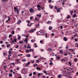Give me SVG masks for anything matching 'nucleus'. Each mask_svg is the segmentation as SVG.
<instances>
[{
  "instance_id": "f257e3e1",
  "label": "nucleus",
  "mask_w": 78,
  "mask_h": 78,
  "mask_svg": "<svg viewBox=\"0 0 78 78\" xmlns=\"http://www.w3.org/2000/svg\"><path fill=\"white\" fill-rule=\"evenodd\" d=\"M44 33V30H41L40 31L36 33V34L38 36L39 35H42Z\"/></svg>"
},
{
  "instance_id": "f03ea898",
  "label": "nucleus",
  "mask_w": 78,
  "mask_h": 78,
  "mask_svg": "<svg viewBox=\"0 0 78 78\" xmlns=\"http://www.w3.org/2000/svg\"><path fill=\"white\" fill-rule=\"evenodd\" d=\"M14 9H15V12L16 13V14H18L19 12V9H17V7H14Z\"/></svg>"
},
{
  "instance_id": "7ed1b4c3",
  "label": "nucleus",
  "mask_w": 78,
  "mask_h": 78,
  "mask_svg": "<svg viewBox=\"0 0 78 78\" xmlns=\"http://www.w3.org/2000/svg\"><path fill=\"white\" fill-rule=\"evenodd\" d=\"M36 30V29H31V30H30L29 31V33H34V31H35Z\"/></svg>"
},
{
  "instance_id": "20e7f679",
  "label": "nucleus",
  "mask_w": 78,
  "mask_h": 78,
  "mask_svg": "<svg viewBox=\"0 0 78 78\" xmlns=\"http://www.w3.org/2000/svg\"><path fill=\"white\" fill-rule=\"evenodd\" d=\"M26 70L24 68H23L21 70V73L24 74Z\"/></svg>"
},
{
  "instance_id": "39448f33",
  "label": "nucleus",
  "mask_w": 78,
  "mask_h": 78,
  "mask_svg": "<svg viewBox=\"0 0 78 78\" xmlns=\"http://www.w3.org/2000/svg\"><path fill=\"white\" fill-rule=\"evenodd\" d=\"M29 11L31 13V12H34V10L33 8H31L29 9Z\"/></svg>"
},
{
  "instance_id": "423d86ee",
  "label": "nucleus",
  "mask_w": 78,
  "mask_h": 78,
  "mask_svg": "<svg viewBox=\"0 0 78 78\" xmlns=\"http://www.w3.org/2000/svg\"><path fill=\"white\" fill-rule=\"evenodd\" d=\"M31 25H33V23H31V24H30V23H28L27 24V26L29 27H31Z\"/></svg>"
},
{
  "instance_id": "0eeeda50",
  "label": "nucleus",
  "mask_w": 78,
  "mask_h": 78,
  "mask_svg": "<svg viewBox=\"0 0 78 78\" xmlns=\"http://www.w3.org/2000/svg\"><path fill=\"white\" fill-rule=\"evenodd\" d=\"M30 63L31 62H28L27 63L26 65V66L27 67H28L29 64H30Z\"/></svg>"
},
{
  "instance_id": "6e6552de",
  "label": "nucleus",
  "mask_w": 78,
  "mask_h": 78,
  "mask_svg": "<svg viewBox=\"0 0 78 78\" xmlns=\"http://www.w3.org/2000/svg\"><path fill=\"white\" fill-rule=\"evenodd\" d=\"M41 60H46V58H44V57H41L39 58Z\"/></svg>"
},
{
  "instance_id": "1a4fd4ad",
  "label": "nucleus",
  "mask_w": 78,
  "mask_h": 78,
  "mask_svg": "<svg viewBox=\"0 0 78 78\" xmlns=\"http://www.w3.org/2000/svg\"><path fill=\"white\" fill-rule=\"evenodd\" d=\"M21 22H22V21L21 20H19L18 21L17 23V24H20V23H21Z\"/></svg>"
},
{
  "instance_id": "9d476101",
  "label": "nucleus",
  "mask_w": 78,
  "mask_h": 78,
  "mask_svg": "<svg viewBox=\"0 0 78 78\" xmlns=\"http://www.w3.org/2000/svg\"><path fill=\"white\" fill-rule=\"evenodd\" d=\"M48 51H50V52H51V51H52L53 50H52V49H51V48H48Z\"/></svg>"
},
{
  "instance_id": "9b49d317",
  "label": "nucleus",
  "mask_w": 78,
  "mask_h": 78,
  "mask_svg": "<svg viewBox=\"0 0 78 78\" xmlns=\"http://www.w3.org/2000/svg\"><path fill=\"white\" fill-rule=\"evenodd\" d=\"M58 78H62V75L59 74L58 76Z\"/></svg>"
},
{
  "instance_id": "f8f14e48",
  "label": "nucleus",
  "mask_w": 78,
  "mask_h": 78,
  "mask_svg": "<svg viewBox=\"0 0 78 78\" xmlns=\"http://www.w3.org/2000/svg\"><path fill=\"white\" fill-rule=\"evenodd\" d=\"M57 22L58 23H60V22H61V20H60L58 19L57 20Z\"/></svg>"
},
{
  "instance_id": "ddd939ff",
  "label": "nucleus",
  "mask_w": 78,
  "mask_h": 78,
  "mask_svg": "<svg viewBox=\"0 0 78 78\" xmlns=\"http://www.w3.org/2000/svg\"><path fill=\"white\" fill-rule=\"evenodd\" d=\"M17 64H20V62L19 61V59H17Z\"/></svg>"
},
{
  "instance_id": "4468645a",
  "label": "nucleus",
  "mask_w": 78,
  "mask_h": 78,
  "mask_svg": "<svg viewBox=\"0 0 78 78\" xmlns=\"http://www.w3.org/2000/svg\"><path fill=\"white\" fill-rule=\"evenodd\" d=\"M60 8H57V12H59V11H60Z\"/></svg>"
},
{
  "instance_id": "2eb2a0df",
  "label": "nucleus",
  "mask_w": 78,
  "mask_h": 78,
  "mask_svg": "<svg viewBox=\"0 0 78 78\" xmlns=\"http://www.w3.org/2000/svg\"><path fill=\"white\" fill-rule=\"evenodd\" d=\"M36 69L37 70H39V71H40V70H41V68L40 67H37L36 68Z\"/></svg>"
},
{
  "instance_id": "dca6fc26",
  "label": "nucleus",
  "mask_w": 78,
  "mask_h": 78,
  "mask_svg": "<svg viewBox=\"0 0 78 78\" xmlns=\"http://www.w3.org/2000/svg\"><path fill=\"white\" fill-rule=\"evenodd\" d=\"M40 43L41 44H44V43L42 41H40Z\"/></svg>"
},
{
  "instance_id": "f3484780",
  "label": "nucleus",
  "mask_w": 78,
  "mask_h": 78,
  "mask_svg": "<svg viewBox=\"0 0 78 78\" xmlns=\"http://www.w3.org/2000/svg\"><path fill=\"white\" fill-rule=\"evenodd\" d=\"M77 17V16L76 15V14L75 13L74 15H73V17Z\"/></svg>"
},
{
  "instance_id": "a211bd4d",
  "label": "nucleus",
  "mask_w": 78,
  "mask_h": 78,
  "mask_svg": "<svg viewBox=\"0 0 78 78\" xmlns=\"http://www.w3.org/2000/svg\"><path fill=\"white\" fill-rule=\"evenodd\" d=\"M8 20H7L6 21V22H8V21H9V20H10V18H9V17H8Z\"/></svg>"
},
{
  "instance_id": "6ab92c4d",
  "label": "nucleus",
  "mask_w": 78,
  "mask_h": 78,
  "mask_svg": "<svg viewBox=\"0 0 78 78\" xmlns=\"http://www.w3.org/2000/svg\"><path fill=\"white\" fill-rule=\"evenodd\" d=\"M62 51H63V50H62L60 51L59 52L60 53H61V54H62V53H63Z\"/></svg>"
},
{
  "instance_id": "aec40b11",
  "label": "nucleus",
  "mask_w": 78,
  "mask_h": 78,
  "mask_svg": "<svg viewBox=\"0 0 78 78\" xmlns=\"http://www.w3.org/2000/svg\"><path fill=\"white\" fill-rule=\"evenodd\" d=\"M64 39L65 40V41H67V39L66 38V37H64Z\"/></svg>"
},
{
  "instance_id": "412c9836",
  "label": "nucleus",
  "mask_w": 78,
  "mask_h": 78,
  "mask_svg": "<svg viewBox=\"0 0 78 78\" xmlns=\"http://www.w3.org/2000/svg\"><path fill=\"white\" fill-rule=\"evenodd\" d=\"M9 54L10 55H11V54H12V52H11V51H9Z\"/></svg>"
},
{
  "instance_id": "4be33fe9",
  "label": "nucleus",
  "mask_w": 78,
  "mask_h": 78,
  "mask_svg": "<svg viewBox=\"0 0 78 78\" xmlns=\"http://www.w3.org/2000/svg\"><path fill=\"white\" fill-rule=\"evenodd\" d=\"M26 52H27V53H28L29 52V51L28 49H27L26 51H25Z\"/></svg>"
},
{
  "instance_id": "5701e85b",
  "label": "nucleus",
  "mask_w": 78,
  "mask_h": 78,
  "mask_svg": "<svg viewBox=\"0 0 78 78\" xmlns=\"http://www.w3.org/2000/svg\"><path fill=\"white\" fill-rule=\"evenodd\" d=\"M49 6L51 8V9L52 8H53V5H49Z\"/></svg>"
},
{
  "instance_id": "b1692460",
  "label": "nucleus",
  "mask_w": 78,
  "mask_h": 78,
  "mask_svg": "<svg viewBox=\"0 0 78 78\" xmlns=\"http://www.w3.org/2000/svg\"><path fill=\"white\" fill-rule=\"evenodd\" d=\"M7 55V53H4L3 54V55L4 56H5L6 55Z\"/></svg>"
},
{
  "instance_id": "393cba45",
  "label": "nucleus",
  "mask_w": 78,
  "mask_h": 78,
  "mask_svg": "<svg viewBox=\"0 0 78 78\" xmlns=\"http://www.w3.org/2000/svg\"><path fill=\"white\" fill-rule=\"evenodd\" d=\"M2 2H8V0H2Z\"/></svg>"
},
{
  "instance_id": "a878e982",
  "label": "nucleus",
  "mask_w": 78,
  "mask_h": 78,
  "mask_svg": "<svg viewBox=\"0 0 78 78\" xmlns=\"http://www.w3.org/2000/svg\"><path fill=\"white\" fill-rule=\"evenodd\" d=\"M37 75H43V73H39L37 74Z\"/></svg>"
},
{
  "instance_id": "bb28decb",
  "label": "nucleus",
  "mask_w": 78,
  "mask_h": 78,
  "mask_svg": "<svg viewBox=\"0 0 78 78\" xmlns=\"http://www.w3.org/2000/svg\"><path fill=\"white\" fill-rule=\"evenodd\" d=\"M52 27H49V30H51V29H52Z\"/></svg>"
},
{
  "instance_id": "cd10ccee",
  "label": "nucleus",
  "mask_w": 78,
  "mask_h": 78,
  "mask_svg": "<svg viewBox=\"0 0 78 78\" xmlns=\"http://www.w3.org/2000/svg\"><path fill=\"white\" fill-rule=\"evenodd\" d=\"M9 76H12V74H9Z\"/></svg>"
},
{
  "instance_id": "c85d7f7f",
  "label": "nucleus",
  "mask_w": 78,
  "mask_h": 78,
  "mask_svg": "<svg viewBox=\"0 0 78 78\" xmlns=\"http://www.w3.org/2000/svg\"><path fill=\"white\" fill-rule=\"evenodd\" d=\"M30 56H31V55H30V54L27 55V56H28V57L29 58H30Z\"/></svg>"
},
{
  "instance_id": "c756f323",
  "label": "nucleus",
  "mask_w": 78,
  "mask_h": 78,
  "mask_svg": "<svg viewBox=\"0 0 78 78\" xmlns=\"http://www.w3.org/2000/svg\"><path fill=\"white\" fill-rule=\"evenodd\" d=\"M29 76H32V73H31V74H29Z\"/></svg>"
},
{
  "instance_id": "7c9ffc66",
  "label": "nucleus",
  "mask_w": 78,
  "mask_h": 78,
  "mask_svg": "<svg viewBox=\"0 0 78 78\" xmlns=\"http://www.w3.org/2000/svg\"><path fill=\"white\" fill-rule=\"evenodd\" d=\"M37 8H40V7H41V6L39 5H38L37 6Z\"/></svg>"
},
{
  "instance_id": "2f4dec72",
  "label": "nucleus",
  "mask_w": 78,
  "mask_h": 78,
  "mask_svg": "<svg viewBox=\"0 0 78 78\" xmlns=\"http://www.w3.org/2000/svg\"><path fill=\"white\" fill-rule=\"evenodd\" d=\"M27 48H31V46H28L27 47Z\"/></svg>"
},
{
  "instance_id": "473e14b6",
  "label": "nucleus",
  "mask_w": 78,
  "mask_h": 78,
  "mask_svg": "<svg viewBox=\"0 0 78 78\" xmlns=\"http://www.w3.org/2000/svg\"><path fill=\"white\" fill-rule=\"evenodd\" d=\"M36 72H34L33 73V75H36Z\"/></svg>"
},
{
  "instance_id": "72a5a7b5",
  "label": "nucleus",
  "mask_w": 78,
  "mask_h": 78,
  "mask_svg": "<svg viewBox=\"0 0 78 78\" xmlns=\"http://www.w3.org/2000/svg\"><path fill=\"white\" fill-rule=\"evenodd\" d=\"M69 69L70 70H73V68H69Z\"/></svg>"
},
{
  "instance_id": "f704fd0d",
  "label": "nucleus",
  "mask_w": 78,
  "mask_h": 78,
  "mask_svg": "<svg viewBox=\"0 0 78 78\" xmlns=\"http://www.w3.org/2000/svg\"><path fill=\"white\" fill-rule=\"evenodd\" d=\"M23 41H22L21 42H20V41H19L20 44H22V43H23Z\"/></svg>"
},
{
  "instance_id": "c9c22d12",
  "label": "nucleus",
  "mask_w": 78,
  "mask_h": 78,
  "mask_svg": "<svg viewBox=\"0 0 78 78\" xmlns=\"http://www.w3.org/2000/svg\"><path fill=\"white\" fill-rule=\"evenodd\" d=\"M20 37H21L19 36V37H18V40H20Z\"/></svg>"
},
{
  "instance_id": "e433bc0d",
  "label": "nucleus",
  "mask_w": 78,
  "mask_h": 78,
  "mask_svg": "<svg viewBox=\"0 0 78 78\" xmlns=\"http://www.w3.org/2000/svg\"><path fill=\"white\" fill-rule=\"evenodd\" d=\"M34 42V40L33 39L31 40V42Z\"/></svg>"
},
{
  "instance_id": "4c0bfd02",
  "label": "nucleus",
  "mask_w": 78,
  "mask_h": 78,
  "mask_svg": "<svg viewBox=\"0 0 78 78\" xmlns=\"http://www.w3.org/2000/svg\"><path fill=\"white\" fill-rule=\"evenodd\" d=\"M10 47V44H9L7 45V47Z\"/></svg>"
},
{
  "instance_id": "58836bf2",
  "label": "nucleus",
  "mask_w": 78,
  "mask_h": 78,
  "mask_svg": "<svg viewBox=\"0 0 78 78\" xmlns=\"http://www.w3.org/2000/svg\"><path fill=\"white\" fill-rule=\"evenodd\" d=\"M58 8H57V7L56 6H54V9H57Z\"/></svg>"
},
{
  "instance_id": "ea45409f",
  "label": "nucleus",
  "mask_w": 78,
  "mask_h": 78,
  "mask_svg": "<svg viewBox=\"0 0 78 78\" xmlns=\"http://www.w3.org/2000/svg\"><path fill=\"white\" fill-rule=\"evenodd\" d=\"M70 15H68V16L67 17V19H69V18H70Z\"/></svg>"
},
{
  "instance_id": "a19ab883",
  "label": "nucleus",
  "mask_w": 78,
  "mask_h": 78,
  "mask_svg": "<svg viewBox=\"0 0 78 78\" xmlns=\"http://www.w3.org/2000/svg\"><path fill=\"white\" fill-rule=\"evenodd\" d=\"M74 61H75V62H77V60L76 58H74Z\"/></svg>"
},
{
  "instance_id": "79ce46f5",
  "label": "nucleus",
  "mask_w": 78,
  "mask_h": 78,
  "mask_svg": "<svg viewBox=\"0 0 78 78\" xmlns=\"http://www.w3.org/2000/svg\"><path fill=\"white\" fill-rule=\"evenodd\" d=\"M51 23V21H48V22H47V23H48V24H49V23Z\"/></svg>"
},
{
  "instance_id": "37998d69",
  "label": "nucleus",
  "mask_w": 78,
  "mask_h": 78,
  "mask_svg": "<svg viewBox=\"0 0 78 78\" xmlns=\"http://www.w3.org/2000/svg\"><path fill=\"white\" fill-rule=\"evenodd\" d=\"M70 66H71V65H72V64L71 63V62H68Z\"/></svg>"
},
{
  "instance_id": "c03bdc74",
  "label": "nucleus",
  "mask_w": 78,
  "mask_h": 78,
  "mask_svg": "<svg viewBox=\"0 0 78 78\" xmlns=\"http://www.w3.org/2000/svg\"><path fill=\"white\" fill-rule=\"evenodd\" d=\"M49 65H53V62H51V63H49Z\"/></svg>"
},
{
  "instance_id": "a18cd8bd",
  "label": "nucleus",
  "mask_w": 78,
  "mask_h": 78,
  "mask_svg": "<svg viewBox=\"0 0 78 78\" xmlns=\"http://www.w3.org/2000/svg\"><path fill=\"white\" fill-rule=\"evenodd\" d=\"M44 73H47V72L45 70H44L43 71Z\"/></svg>"
},
{
  "instance_id": "49530a36",
  "label": "nucleus",
  "mask_w": 78,
  "mask_h": 78,
  "mask_svg": "<svg viewBox=\"0 0 78 78\" xmlns=\"http://www.w3.org/2000/svg\"><path fill=\"white\" fill-rule=\"evenodd\" d=\"M28 23H30V21L29 20H27L26 21Z\"/></svg>"
},
{
  "instance_id": "de8ad7c7",
  "label": "nucleus",
  "mask_w": 78,
  "mask_h": 78,
  "mask_svg": "<svg viewBox=\"0 0 78 78\" xmlns=\"http://www.w3.org/2000/svg\"><path fill=\"white\" fill-rule=\"evenodd\" d=\"M14 41L15 42H17V40H16V39H15L14 40Z\"/></svg>"
},
{
  "instance_id": "09e8293b",
  "label": "nucleus",
  "mask_w": 78,
  "mask_h": 78,
  "mask_svg": "<svg viewBox=\"0 0 78 78\" xmlns=\"http://www.w3.org/2000/svg\"><path fill=\"white\" fill-rule=\"evenodd\" d=\"M12 34H14V31H12Z\"/></svg>"
},
{
  "instance_id": "8fccbe9b",
  "label": "nucleus",
  "mask_w": 78,
  "mask_h": 78,
  "mask_svg": "<svg viewBox=\"0 0 78 78\" xmlns=\"http://www.w3.org/2000/svg\"><path fill=\"white\" fill-rule=\"evenodd\" d=\"M26 61V59H23V61L25 62Z\"/></svg>"
},
{
  "instance_id": "3c124183",
  "label": "nucleus",
  "mask_w": 78,
  "mask_h": 78,
  "mask_svg": "<svg viewBox=\"0 0 78 78\" xmlns=\"http://www.w3.org/2000/svg\"><path fill=\"white\" fill-rule=\"evenodd\" d=\"M12 35H11V34H10L9 35V37H12Z\"/></svg>"
},
{
  "instance_id": "603ef678",
  "label": "nucleus",
  "mask_w": 78,
  "mask_h": 78,
  "mask_svg": "<svg viewBox=\"0 0 78 78\" xmlns=\"http://www.w3.org/2000/svg\"><path fill=\"white\" fill-rule=\"evenodd\" d=\"M67 53H66V54H64V55H65V56H67Z\"/></svg>"
},
{
  "instance_id": "864d4df0",
  "label": "nucleus",
  "mask_w": 78,
  "mask_h": 78,
  "mask_svg": "<svg viewBox=\"0 0 78 78\" xmlns=\"http://www.w3.org/2000/svg\"><path fill=\"white\" fill-rule=\"evenodd\" d=\"M76 34H77V33H76L74 35V36L76 37Z\"/></svg>"
},
{
  "instance_id": "5fc2aeb1",
  "label": "nucleus",
  "mask_w": 78,
  "mask_h": 78,
  "mask_svg": "<svg viewBox=\"0 0 78 78\" xmlns=\"http://www.w3.org/2000/svg\"><path fill=\"white\" fill-rule=\"evenodd\" d=\"M38 10L39 11H41V9L39 8H38Z\"/></svg>"
},
{
  "instance_id": "6e6d98bb",
  "label": "nucleus",
  "mask_w": 78,
  "mask_h": 78,
  "mask_svg": "<svg viewBox=\"0 0 78 78\" xmlns=\"http://www.w3.org/2000/svg\"><path fill=\"white\" fill-rule=\"evenodd\" d=\"M33 19V16H31L30 18V20H31Z\"/></svg>"
},
{
  "instance_id": "4d7b16f0",
  "label": "nucleus",
  "mask_w": 78,
  "mask_h": 78,
  "mask_svg": "<svg viewBox=\"0 0 78 78\" xmlns=\"http://www.w3.org/2000/svg\"><path fill=\"white\" fill-rule=\"evenodd\" d=\"M56 58L57 59H59V58H59V56H57Z\"/></svg>"
},
{
  "instance_id": "13d9d810",
  "label": "nucleus",
  "mask_w": 78,
  "mask_h": 78,
  "mask_svg": "<svg viewBox=\"0 0 78 78\" xmlns=\"http://www.w3.org/2000/svg\"><path fill=\"white\" fill-rule=\"evenodd\" d=\"M45 34L46 35L45 37H47V34Z\"/></svg>"
},
{
  "instance_id": "bf43d9fd",
  "label": "nucleus",
  "mask_w": 78,
  "mask_h": 78,
  "mask_svg": "<svg viewBox=\"0 0 78 78\" xmlns=\"http://www.w3.org/2000/svg\"><path fill=\"white\" fill-rule=\"evenodd\" d=\"M63 27L62 26H61V28L60 29H62Z\"/></svg>"
},
{
  "instance_id": "052dcab7",
  "label": "nucleus",
  "mask_w": 78,
  "mask_h": 78,
  "mask_svg": "<svg viewBox=\"0 0 78 78\" xmlns=\"http://www.w3.org/2000/svg\"><path fill=\"white\" fill-rule=\"evenodd\" d=\"M54 34L52 33V36H54Z\"/></svg>"
},
{
  "instance_id": "680f3d73",
  "label": "nucleus",
  "mask_w": 78,
  "mask_h": 78,
  "mask_svg": "<svg viewBox=\"0 0 78 78\" xmlns=\"http://www.w3.org/2000/svg\"><path fill=\"white\" fill-rule=\"evenodd\" d=\"M77 38L75 39V41L76 42L77 41Z\"/></svg>"
},
{
  "instance_id": "e2e57ef3",
  "label": "nucleus",
  "mask_w": 78,
  "mask_h": 78,
  "mask_svg": "<svg viewBox=\"0 0 78 78\" xmlns=\"http://www.w3.org/2000/svg\"><path fill=\"white\" fill-rule=\"evenodd\" d=\"M22 36H25V34H23L22 35Z\"/></svg>"
},
{
  "instance_id": "0e129e2a",
  "label": "nucleus",
  "mask_w": 78,
  "mask_h": 78,
  "mask_svg": "<svg viewBox=\"0 0 78 78\" xmlns=\"http://www.w3.org/2000/svg\"><path fill=\"white\" fill-rule=\"evenodd\" d=\"M16 70H19V68H17V69H16Z\"/></svg>"
},
{
  "instance_id": "69168bd1",
  "label": "nucleus",
  "mask_w": 78,
  "mask_h": 78,
  "mask_svg": "<svg viewBox=\"0 0 78 78\" xmlns=\"http://www.w3.org/2000/svg\"><path fill=\"white\" fill-rule=\"evenodd\" d=\"M28 37V35H27L26 36V37H27H27Z\"/></svg>"
},
{
  "instance_id": "338daca9",
  "label": "nucleus",
  "mask_w": 78,
  "mask_h": 78,
  "mask_svg": "<svg viewBox=\"0 0 78 78\" xmlns=\"http://www.w3.org/2000/svg\"><path fill=\"white\" fill-rule=\"evenodd\" d=\"M27 38H25V41H27Z\"/></svg>"
},
{
  "instance_id": "774afa93",
  "label": "nucleus",
  "mask_w": 78,
  "mask_h": 78,
  "mask_svg": "<svg viewBox=\"0 0 78 78\" xmlns=\"http://www.w3.org/2000/svg\"><path fill=\"white\" fill-rule=\"evenodd\" d=\"M31 50H32L31 49H29V51H30V52H31Z\"/></svg>"
}]
</instances>
